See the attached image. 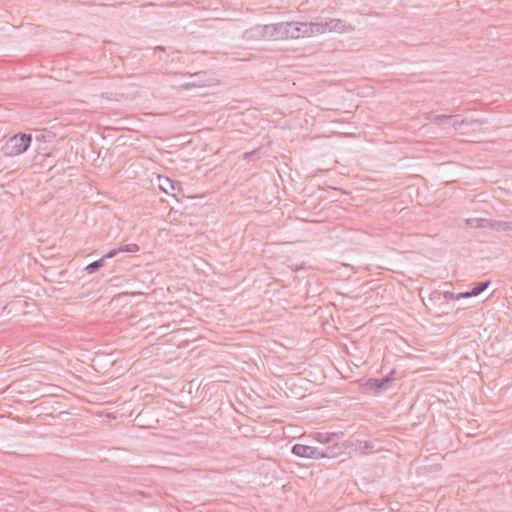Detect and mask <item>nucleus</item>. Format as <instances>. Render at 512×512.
<instances>
[{
  "instance_id": "2",
  "label": "nucleus",
  "mask_w": 512,
  "mask_h": 512,
  "mask_svg": "<svg viewBox=\"0 0 512 512\" xmlns=\"http://www.w3.org/2000/svg\"><path fill=\"white\" fill-rule=\"evenodd\" d=\"M292 453L298 457L310 459H322L335 457L340 453V448L336 446L319 449L304 444H295L292 447Z\"/></svg>"
},
{
  "instance_id": "13",
  "label": "nucleus",
  "mask_w": 512,
  "mask_h": 512,
  "mask_svg": "<svg viewBox=\"0 0 512 512\" xmlns=\"http://www.w3.org/2000/svg\"><path fill=\"white\" fill-rule=\"evenodd\" d=\"M489 219L470 218L467 219V225L471 228H488Z\"/></svg>"
},
{
  "instance_id": "8",
  "label": "nucleus",
  "mask_w": 512,
  "mask_h": 512,
  "mask_svg": "<svg viewBox=\"0 0 512 512\" xmlns=\"http://www.w3.org/2000/svg\"><path fill=\"white\" fill-rule=\"evenodd\" d=\"M160 188L165 191L167 194H172L175 196L176 191H181V185L177 181H173L167 177L161 179L160 178Z\"/></svg>"
},
{
  "instance_id": "15",
  "label": "nucleus",
  "mask_w": 512,
  "mask_h": 512,
  "mask_svg": "<svg viewBox=\"0 0 512 512\" xmlns=\"http://www.w3.org/2000/svg\"><path fill=\"white\" fill-rule=\"evenodd\" d=\"M459 117V115H453V122L451 126L457 131H461L463 129V121H461Z\"/></svg>"
},
{
  "instance_id": "3",
  "label": "nucleus",
  "mask_w": 512,
  "mask_h": 512,
  "mask_svg": "<svg viewBox=\"0 0 512 512\" xmlns=\"http://www.w3.org/2000/svg\"><path fill=\"white\" fill-rule=\"evenodd\" d=\"M31 142V134H15L5 142V144L1 148V151L5 156H17L27 151V149L31 145Z\"/></svg>"
},
{
  "instance_id": "4",
  "label": "nucleus",
  "mask_w": 512,
  "mask_h": 512,
  "mask_svg": "<svg viewBox=\"0 0 512 512\" xmlns=\"http://www.w3.org/2000/svg\"><path fill=\"white\" fill-rule=\"evenodd\" d=\"M244 37L248 40H270L274 41L273 24L256 25L246 30Z\"/></svg>"
},
{
  "instance_id": "6",
  "label": "nucleus",
  "mask_w": 512,
  "mask_h": 512,
  "mask_svg": "<svg viewBox=\"0 0 512 512\" xmlns=\"http://www.w3.org/2000/svg\"><path fill=\"white\" fill-rule=\"evenodd\" d=\"M490 284H491V281L486 280V281L476 283L470 290H468L466 292L459 293L456 296L454 293H450V292H447V294L452 299L475 297V296L480 295L482 292H484L489 287Z\"/></svg>"
},
{
  "instance_id": "11",
  "label": "nucleus",
  "mask_w": 512,
  "mask_h": 512,
  "mask_svg": "<svg viewBox=\"0 0 512 512\" xmlns=\"http://www.w3.org/2000/svg\"><path fill=\"white\" fill-rule=\"evenodd\" d=\"M488 228L494 231H508L512 229V223L489 219Z\"/></svg>"
},
{
  "instance_id": "18",
  "label": "nucleus",
  "mask_w": 512,
  "mask_h": 512,
  "mask_svg": "<svg viewBox=\"0 0 512 512\" xmlns=\"http://www.w3.org/2000/svg\"><path fill=\"white\" fill-rule=\"evenodd\" d=\"M369 447H370V446H369L368 442L366 441V442H364V445H363L362 449H363L364 451H366Z\"/></svg>"
},
{
  "instance_id": "5",
  "label": "nucleus",
  "mask_w": 512,
  "mask_h": 512,
  "mask_svg": "<svg viewBox=\"0 0 512 512\" xmlns=\"http://www.w3.org/2000/svg\"><path fill=\"white\" fill-rule=\"evenodd\" d=\"M314 35L323 34L327 31L342 32L345 28V24L339 19H330L322 22L313 23Z\"/></svg>"
},
{
  "instance_id": "1",
  "label": "nucleus",
  "mask_w": 512,
  "mask_h": 512,
  "mask_svg": "<svg viewBox=\"0 0 512 512\" xmlns=\"http://www.w3.org/2000/svg\"><path fill=\"white\" fill-rule=\"evenodd\" d=\"M274 41L314 35L313 23L280 22L273 24Z\"/></svg>"
},
{
  "instance_id": "7",
  "label": "nucleus",
  "mask_w": 512,
  "mask_h": 512,
  "mask_svg": "<svg viewBox=\"0 0 512 512\" xmlns=\"http://www.w3.org/2000/svg\"><path fill=\"white\" fill-rule=\"evenodd\" d=\"M392 382V378L390 375H387L381 379L370 378L366 381L365 386L369 390H373L374 392H380L382 390H386L389 388Z\"/></svg>"
},
{
  "instance_id": "14",
  "label": "nucleus",
  "mask_w": 512,
  "mask_h": 512,
  "mask_svg": "<svg viewBox=\"0 0 512 512\" xmlns=\"http://www.w3.org/2000/svg\"><path fill=\"white\" fill-rule=\"evenodd\" d=\"M461 121H463V128L473 126V125H484V124L488 123V120L486 118H477V119L461 118Z\"/></svg>"
},
{
  "instance_id": "12",
  "label": "nucleus",
  "mask_w": 512,
  "mask_h": 512,
  "mask_svg": "<svg viewBox=\"0 0 512 512\" xmlns=\"http://www.w3.org/2000/svg\"><path fill=\"white\" fill-rule=\"evenodd\" d=\"M110 258L111 257H106V254H105L102 258L88 264L85 267V270L87 271V273L92 274V273L98 271L100 268H102L105 264V260L110 259Z\"/></svg>"
},
{
  "instance_id": "17",
  "label": "nucleus",
  "mask_w": 512,
  "mask_h": 512,
  "mask_svg": "<svg viewBox=\"0 0 512 512\" xmlns=\"http://www.w3.org/2000/svg\"><path fill=\"white\" fill-rule=\"evenodd\" d=\"M420 359H421V358L418 356V363L420 362ZM427 369H428V368H426V367H424V366H419V365H418L417 371H418V373H419V372H421L422 370H427Z\"/></svg>"
},
{
  "instance_id": "9",
  "label": "nucleus",
  "mask_w": 512,
  "mask_h": 512,
  "mask_svg": "<svg viewBox=\"0 0 512 512\" xmlns=\"http://www.w3.org/2000/svg\"><path fill=\"white\" fill-rule=\"evenodd\" d=\"M139 251V246L137 244H125L121 245L117 249H113L106 253V257H115L120 252H127V253H135Z\"/></svg>"
},
{
  "instance_id": "10",
  "label": "nucleus",
  "mask_w": 512,
  "mask_h": 512,
  "mask_svg": "<svg viewBox=\"0 0 512 512\" xmlns=\"http://www.w3.org/2000/svg\"><path fill=\"white\" fill-rule=\"evenodd\" d=\"M425 118L435 122L438 125L442 126H452L453 115H433L432 117L429 114H425Z\"/></svg>"
},
{
  "instance_id": "16",
  "label": "nucleus",
  "mask_w": 512,
  "mask_h": 512,
  "mask_svg": "<svg viewBox=\"0 0 512 512\" xmlns=\"http://www.w3.org/2000/svg\"><path fill=\"white\" fill-rule=\"evenodd\" d=\"M256 154H257V151L246 152V153L244 154V158H245V159H251V158H252L254 155H256Z\"/></svg>"
}]
</instances>
